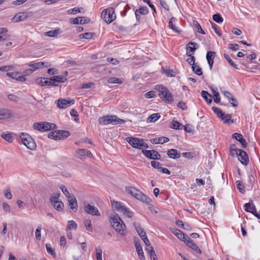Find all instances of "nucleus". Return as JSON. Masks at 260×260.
<instances>
[{"mask_svg":"<svg viewBox=\"0 0 260 260\" xmlns=\"http://www.w3.org/2000/svg\"><path fill=\"white\" fill-rule=\"evenodd\" d=\"M109 221L112 227L122 237L126 235V226L117 214L115 213L109 218Z\"/></svg>","mask_w":260,"mask_h":260,"instance_id":"obj_1","label":"nucleus"},{"mask_svg":"<svg viewBox=\"0 0 260 260\" xmlns=\"http://www.w3.org/2000/svg\"><path fill=\"white\" fill-rule=\"evenodd\" d=\"M125 189L128 193L131 194L137 200L145 203L147 205H150V203L152 202L151 199L139 190L131 186L126 187Z\"/></svg>","mask_w":260,"mask_h":260,"instance_id":"obj_2","label":"nucleus"},{"mask_svg":"<svg viewBox=\"0 0 260 260\" xmlns=\"http://www.w3.org/2000/svg\"><path fill=\"white\" fill-rule=\"evenodd\" d=\"M126 141L133 147L142 149L144 148H148V145L144 142V140L141 138L136 137H127L126 139Z\"/></svg>","mask_w":260,"mask_h":260,"instance_id":"obj_3","label":"nucleus"},{"mask_svg":"<svg viewBox=\"0 0 260 260\" xmlns=\"http://www.w3.org/2000/svg\"><path fill=\"white\" fill-rule=\"evenodd\" d=\"M34 128L43 132L54 130L57 128V125L55 123L46 121L35 122L34 123Z\"/></svg>","mask_w":260,"mask_h":260,"instance_id":"obj_4","label":"nucleus"},{"mask_svg":"<svg viewBox=\"0 0 260 260\" xmlns=\"http://www.w3.org/2000/svg\"><path fill=\"white\" fill-rule=\"evenodd\" d=\"M101 17L107 23H111L116 18L114 9L110 7L105 9L101 13Z\"/></svg>","mask_w":260,"mask_h":260,"instance_id":"obj_5","label":"nucleus"},{"mask_svg":"<svg viewBox=\"0 0 260 260\" xmlns=\"http://www.w3.org/2000/svg\"><path fill=\"white\" fill-rule=\"evenodd\" d=\"M159 96L164 101L169 103L173 101V96L168 89L162 85H160L158 88Z\"/></svg>","mask_w":260,"mask_h":260,"instance_id":"obj_6","label":"nucleus"},{"mask_svg":"<svg viewBox=\"0 0 260 260\" xmlns=\"http://www.w3.org/2000/svg\"><path fill=\"white\" fill-rule=\"evenodd\" d=\"M84 211L88 214L92 216H101V213L97 208L94 205H91L88 203L84 202L83 203Z\"/></svg>","mask_w":260,"mask_h":260,"instance_id":"obj_7","label":"nucleus"},{"mask_svg":"<svg viewBox=\"0 0 260 260\" xmlns=\"http://www.w3.org/2000/svg\"><path fill=\"white\" fill-rule=\"evenodd\" d=\"M75 156L81 160H84L86 157H91L92 155L90 151L86 149H78L75 152Z\"/></svg>","mask_w":260,"mask_h":260,"instance_id":"obj_8","label":"nucleus"},{"mask_svg":"<svg viewBox=\"0 0 260 260\" xmlns=\"http://www.w3.org/2000/svg\"><path fill=\"white\" fill-rule=\"evenodd\" d=\"M142 153L146 157L152 159H160L161 155L154 150H142Z\"/></svg>","mask_w":260,"mask_h":260,"instance_id":"obj_9","label":"nucleus"},{"mask_svg":"<svg viewBox=\"0 0 260 260\" xmlns=\"http://www.w3.org/2000/svg\"><path fill=\"white\" fill-rule=\"evenodd\" d=\"M55 102L57 103V107L60 109H66L75 103L74 100L58 99Z\"/></svg>","mask_w":260,"mask_h":260,"instance_id":"obj_10","label":"nucleus"},{"mask_svg":"<svg viewBox=\"0 0 260 260\" xmlns=\"http://www.w3.org/2000/svg\"><path fill=\"white\" fill-rule=\"evenodd\" d=\"M148 12L149 10L146 6L140 7L139 9H136L135 11V14L137 21L140 23L141 20V15H146Z\"/></svg>","mask_w":260,"mask_h":260,"instance_id":"obj_11","label":"nucleus"},{"mask_svg":"<svg viewBox=\"0 0 260 260\" xmlns=\"http://www.w3.org/2000/svg\"><path fill=\"white\" fill-rule=\"evenodd\" d=\"M185 243L188 247L193 250L196 253L198 254H201L202 253V251L200 248L189 237L185 241Z\"/></svg>","mask_w":260,"mask_h":260,"instance_id":"obj_12","label":"nucleus"},{"mask_svg":"<svg viewBox=\"0 0 260 260\" xmlns=\"http://www.w3.org/2000/svg\"><path fill=\"white\" fill-rule=\"evenodd\" d=\"M20 137L23 144L26 146L28 149L32 150V144L31 142V138L29 135L24 133H21Z\"/></svg>","mask_w":260,"mask_h":260,"instance_id":"obj_13","label":"nucleus"},{"mask_svg":"<svg viewBox=\"0 0 260 260\" xmlns=\"http://www.w3.org/2000/svg\"><path fill=\"white\" fill-rule=\"evenodd\" d=\"M238 157L239 160L242 164L246 166L249 163V157L247 153L245 151L241 149Z\"/></svg>","mask_w":260,"mask_h":260,"instance_id":"obj_14","label":"nucleus"},{"mask_svg":"<svg viewBox=\"0 0 260 260\" xmlns=\"http://www.w3.org/2000/svg\"><path fill=\"white\" fill-rule=\"evenodd\" d=\"M7 76L13 79H15L19 81H23L25 80V78L24 76L22 75L21 73L19 72H11L7 73Z\"/></svg>","mask_w":260,"mask_h":260,"instance_id":"obj_15","label":"nucleus"},{"mask_svg":"<svg viewBox=\"0 0 260 260\" xmlns=\"http://www.w3.org/2000/svg\"><path fill=\"white\" fill-rule=\"evenodd\" d=\"M90 19L86 17H78L76 18L71 19L70 22L74 24H85L89 22Z\"/></svg>","mask_w":260,"mask_h":260,"instance_id":"obj_16","label":"nucleus"},{"mask_svg":"<svg viewBox=\"0 0 260 260\" xmlns=\"http://www.w3.org/2000/svg\"><path fill=\"white\" fill-rule=\"evenodd\" d=\"M216 52L214 51H209L206 54V59L208 62V64L210 67V69L212 70L213 67V64L214 63V59L215 57Z\"/></svg>","mask_w":260,"mask_h":260,"instance_id":"obj_17","label":"nucleus"},{"mask_svg":"<svg viewBox=\"0 0 260 260\" xmlns=\"http://www.w3.org/2000/svg\"><path fill=\"white\" fill-rule=\"evenodd\" d=\"M28 16L27 12L19 13L16 14L12 18V21L15 22L21 21L27 18Z\"/></svg>","mask_w":260,"mask_h":260,"instance_id":"obj_18","label":"nucleus"},{"mask_svg":"<svg viewBox=\"0 0 260 260\" xmlns=\"http://www.w3.org/2000/svg\"><path fill=\"white\" fill-rule=\"evenodd\" d=\"M172 232L181 241H183L185 243V241L187 240V239L189 238L187 235H186L184 233L181 232L180 230L178 229H175L174 231H172Z\"/></svg>","mask_w":260,"mask_h":260,"instance_id":"obj_19","label":"nucleus"},{"mask_svg":"<svg viewBox=\"0 0 260 260\" xmlns=\"http://www.w3.org/2000/svg\"><path fill=\"white\" fill-rule=\"evenodd\" d=\"M232 138L235 139L239 141L242 145L243 148H245L247 147V143L245 139L243 138L241 134L235 133L233 134Z\"/></svg>","mask_w":260,"mask_h":260,"instance_id":"obj_20","label":"nucleus"},{"mask_svg":"<svg viewBox=\"0 0 260 260\" xmlns=\"http://www.w3.org/2000/svg\"><path fill=\"white\" fill-rule=\"evenodd\" d=\"M57 140H64L71 135L70 132L66 130H56Z\"/></svg>","mask_w":260,"mask_h":260,"instance_id":"obj_21","label":"nucleus"},{"mask_svg":"<svg viewBox=\"0 0 260 260\" xmlns=\"http://www.w3.org/2000/svg\"><path fill=\"white\" fill-rule=\"evenodd\" d=\"M135 247L140 259L145 260V257L140 243L139 242H135Z\"/></svg>","mask_w":260,"mask_h":260,"instance_id":"obj_22","label":"nucleus"},{"mask_svg":"<svg viewBox=\"0 0 260 260\" xmlns=\"http://www.w3.org/2000/svg\"><path fill=\"white\" fill-rule=\"evenodd\" d=\"M245 210L247 212L251 213L253 214L254 213L253 211H256L255 206L254 205L253 202L252 200H250L248 203L244 204Z\"/></svg>","mask_w":260,"mask_h":260,"instance_id":"obj_23","label":"nucleus"},{"mask_svg":"<svg viewBox=\"0 0 260 260\" xmlns=\"http://www.w3.org/2000/svg\"><path fill=\"white\" fill-rule=\"evenodd\" d=\"M111 202L112 209L118 212H121L123 210V208H124L125 207L121 202L115 201H111Z\"/></svg>","mask_w":260,"mask_h":260,"instance_id":"obj_24","label":"nucleus"},{"mask_svg":"<svg viewBox=\"0 0 260 260\" xmlns=\"http://www.w3.org/2000/svg\"><path fill=\"white\" fill-rule=\"evenodd\" d=\"M112 115L100 117L99 119V123L103 125H107L113 123Z\"/></svg>","mask_w":260,"mask_h":260,"instance_id":"obj_25","label":"nucleus"},{"mask_svg":"<svg viewBox=\"0 0 260 260\" xmlns=\"http://www.w3.org/2000/svg\"><path fill=\"white\" fill-rule=\"evenodd\" d=\"M170 141V139L166 137H161L159 138H156L150 140L152 143L157 144H164L165 143L168 142Z\"/></svg>","mask_w":260,"mask_h":260,"instance_id":"obj_26","label":"nucleus"},{"mask_svg":"<svg viewBox=\"0 0 260 260\" xmlns=\"http://www.w3.org/2000/svg\"><path fill=\"white\" fill-rule=\"evenodd\" d=\"M145 250L149 254L151 260H158L155 252L152 246H148L145 248Z\"/></svg>","mask_w":260,"mask_h":260,"instance_id":"obj_27","label":"nucleus"},{"mask_svg":"<svg viewBox=\"0 0 260 260\" xmlns=\"http://www.w3.org/2000/svg\"><path fill=\"white\" fill-rule=\"evenodd\" d=\"M167 155L171 158L176 159L180 157V154L177 150L175 149H169L167 151Z\"/></svg>","mask_w":260,"mask_h":260,"instance_id":"obj_28","label":"nucleus"},{"mask_svg":"<svg viewBox=\"0 0 260 260\" xmlns=\"http://www.w3.org/2000/svg\"><path fill=\"white\" fill-rule=\"evenodd\" d=\"M12 115L11 111L6 109H0V119H4L10 118Z\"/></svg>","mask_w":260,"mask_h":260,"instance_id":"obj_29","label":"nucleus"},{"mask_svg":"<svg viewBox=\"0 0 260 260\" xmlns=\"http://www.w3.org/2000/svg\"><path fill=\"white\" fill-rule=\"evenodd\" d=\"M50 66V64L47 62H35L34 61V71L43 68H47Z\"/></svg>","mask_w":260,"mask_h":260,"instance_id":"obj_30","label":"nucleus"},{"mask_svg":"<svg viewBox=\"0 0 260 260\" xmlns=\"http://www.w3.org/2000/svg\"><path fill=\"white\" fill-rule=\"evenodd\" d=\"M69 205L71 209L75 212H76L78 210V203L75 197L71 198L69 200Z\"/></svg>","mask_w":260,"mask_h":260,"instance_id":"obj_31","label":"nucleus"},{"mask_svg":"<svg viewBox=\"0 0 260 260\" xmlns=\"http://www.w3.org/2000/svg\"><path fill=\"white\" fill-rule=\"evenodd\" d=\"M196 45H197V44L194 42H190L188 43L186 45V52L188 51L189 54H192V55L197 49L196 47Z\"/></svg>","mask_w":260,"mask_h":260,"instance_id":"obj_32","label":"nucleus"},{"mask_svg":"<svg viewBox=\"0 0 260 260\" xmlns=\"http://www.w3.org/2000/svg\"><path fill=\"white\" fill-rule=\"evenodd\" d=\"M1 137L8 142H12L14 139L12 133H3L1 134Z\"/></svg>","mask_w":260,"mask_h":260,"instance_id":"obj_33","label":"nucleus"},{"mask_svg":"<svg viewBox=\"0 0 260 260\" xmlns=\"http://www.w3.org/2000/svg\"><path fill=\"white\" fill-rule=\"evenodd\" d=\"M160 117L159 113H154L150 115L147 119V122L148 123L154 122L158 120Z\"/></svg>","mask_w":260,"mask_h":260,"instance_id":"obj_34","label":"nucleus"},{"mask_svg":"<svg viewBox=\"0 0 260 260\" xmlns=\"http://www.w3.org/2000/svg\"><path fill=\"white\" fill-rule=\"evenodd\" d=\"M60 32V29L59 28H55L54 30H51L45 32V36L50 37H57V35Z\"/></svg>","mask_w":260,"mask_h":260,"instance_id":"obj_35","label":"nucleus"},{"mask_svg":"<svg viewBox=\"0 0 260 260\" xmlns=\"http://www.w3.org/2000/svg\"><path fill=\"white\" fill-rule=\"evenodd\" d=\"M201 95L208 103L210 104L212 102L211 95L207 91L205 90L202 91Z\"/></svg>","mask_w":260,"mask_h":260,"instance_id":"obj_36","label":"nucleus"},{"mask_svg":"<svg viewBox=\"0 0 260 260\" xmlns=\"http://www.w3.org/2000/svg\"><path fill=\"white\" fill-rule=\"evenodd\" d=\"M44 85L46 86H57L58 85L53 82L52 77L50 78H44Z\"/></svg>","mask_w":260,"mask_h":260,"instance_id":"obj_37","label":"nucleus"},{"mask_svg":"<svg viewBox=\"0 0 260 260\" xmlns=\"http://www.w3.org/2000/svg\"><path fill=\"white\" fill-rule=\"evenodd\" d=\"M183 125L179 122L173 120L171 122L170 127L176 129H181Z\"/></svg>","mask_w":260,"mask_h":260,"instance_id":"obj_38","label":"nucleus"},{"mask_svg":"<svg viewBox=\"0 0 260 260\" xmlns=\"http://www.w3.org/2000/svg\"><path fill=\"white\" fill-rule=\"evenodd\" d=\"M121 212L124 215L128 218H132L134 215V212L130 211L125 206L124 207V208H123V210L121 211Z\"/></svg>","mask_w":260,"mask_h":260,"instance_id":"obj_39","label":"nucleus"},{"mask_svg":"<svg viewBox=\"0 0 260 260\" xmlns=\"http://www.w3.org/2000/svg\"><path fill=\"white\" fill-rule=\"evenodd\" d=\"M186 55L189 57L187 59L186 61L192 66L195 65V57L194 56L192 55V54H189L188 51L186 52Z\"/></svg>","mask_w":260,"mask_h":260,"instance_id":"obj_40","label":"nucleus"},{"mask_svg":"<svg viewBox=\"0 0 260 260\" xmlns=\"http://www.w3.org/2000/svg\"><path fill=\"white\" fill-rule=\"evenodd\" d=\"M52 78L55 83V82L63 83L67 80V79L63 76H55L52 77Z\"/></svg>","mask_w":260,"mask_h":260,"instance_id":"obj_41","label":"nucleus"},{"mask_svg":"<svg viewBox=\"0 0 260 260\" xmlns=\"http://www.w3.org/2000/svg\"><path fill=\"white\" fill-rule=\"evenodd\" d=\"M177 21V19L176 18L172 17L170 19L169 22V27L172 29L174 31L177 32H179L180 31L177 29V28L175 27L174 24H173L174 22H176Z\"/></svg>","mask_w":260,"mask_h":260,"instance_id":"obj_42","label":"nucleus"},{"mask_svg":"<svg viewBox=\"0 0 260 260\" xmlns=\"http://www.w3.org/2000/svg\"><path fill=\"white\" fill-rule=\"evenodd\" d=\"M53 207L58 211H61L63 210L64 204L61 201H57V203L51 205Z\"/></svg>","mask_w":260,"mask_h":260,"instance_id":"obj_43","label":"nucleus"},{"mask_svg":"<svg viewBox=\"0 0 260 260\" xmlns=\"http://www.w3.org/2000/svg\"><path fill=\"white\" fill-rule=\"evenodd\" d=\"M224 57L232 67L236 69H238L237 65L234 63L229 54H224Z\"/></svg>","mask_w":260,"mask_h":260,"instance_id":"obj_44","label":"nucleus"},{"mask_svg":"<svg viewBox=\"0 0 260 260\" xmlns=\"http://www.w3.org/2000/svg\"><path fill=\"white\" fill-rule=\"evenodd\" d=\"M213 19L218 23H221L223 22V19L219 13H216L213 15Z\"/></svg>","mask_w":260,"mask_h":260,"instance_id":"obj_45","label":"nucleus"},{"mask_svg":"<svg viewBox=\"0 0 260 260\" xmlns=\"http://www.w3.org/2000/svg\"><path fill=\"white\" fill-rule=\"evenodd\" d=\"M60 193H55L53 196H52L50 198V202L51 203V204H54L55 203H57V201H58V199L60 197Z\"/></svg>","mask_w":260,"mask_h":260,"instance_id":"obj_46","label":"nucleus"},{"mask_svg":"<svg viewBox=\"0 0 260 260\" xmlns=\"http://www.w3.org/2000/svg\"><path fill=\"white\" fill-rule=\"evenodd\" d=\"M212 93L213 94L214 101L215 103L218 104L220 102V98L219 93L215 90L212 89Z\"/></svg>","mask_w":260,"mask_h":260,"instance_id":"obj_47","label":"nucleus"},{"mask_svg":"<svg viewBox=\"0 0 260 260\" xmlns=\"http://www.w3.org/2000/svg\"><path fill=\"white\" fill-rule=\"evenodd\" d=\"M84 225L86 228V229L89 232H92L93 229L91 225V220L89 219L85 220L84 221Z\"/></svg>","mask_w":260,"mask_h":260,"instance_id":"obj_48","label":"nucleus"},{"mask_svg":"<svg viewBox=\"0 0 260 260\" xmlns=\"http://www.w3.org/2000/svg\"><path fill=\"white\" fill-rule=\"evenodd\" d=\"M77 228V224L74 221L70 220L68 221V226L66 229L67 230H71V229L76 230Z\"/></svg>","mask_w":260,"mask_h":260,"instance_id":"obj_49","label":"nucleus"},{"mask_svg":"<svg viewBox=\"0 0 260 260\" xmlns=\"http://www.w3.org/2000/svg\"><path fill=\"white\" fill-rule=\"evenodd\" d=\"M194 26L197 28V31L201 33V34L205 35V31L202 28L200 24L197 21H194L193 22Z\"/></svg>","mask_w":260,"mask_h":260,"instance_id":"obj_50","label":"nucleus"},{"mask_svg":"<svg viewBox=\"0 0 260 260\" xmlns=\"http://www.w3.org/2000/svg\"><path fill=\"white\" fill-rule=\"evenodd\" d=\"M113 120V122H114V124H117L119 123H124L125 122V120L124 119H120L118 118L117 116L115 115H112L111 117Z\"/></svg>","mask_w":260,"mask_h":260,"instance_id":"obj_51","label":"nucleus"},{"mask_svg":"<svg viewBox=\"0 0 260 260\" xmlns=\"http://www.w3.org/2000/svg\"><path fill=\"white\" fill-rule=\"evenodd\" d=\"M236 183L237 184V188L239 191L242 193H244L245 192V190L244 189L245 187L242 182L238 180Z\"/></svg>","mask_w":260,"mask_h":260,"instance_id":"obj_52","label":"nucleus"},{"mask_svg":"<svg viewBox=\"0 0 260 260\" xmlns=\"http://www.w3.org/2000/svg\"><path fill=\"white\" fill-rule=\"evenodd\" d=\"M94 34L92 32H85L79 35L80 39H89L93 36Z\"/></svg>","mask_w":260,"mask_h":260,"instance_id":"obj_53","label":"nucleus"},{"mask_svg":"<svg viewBox=\"0 0 260 260\" xmlns=\"http://www.w3.org/2000/svg\"><path fill=\"white\" fill-rule=\"evenodd\" d=\"M192 71L199 76H201L203 74L202 70L201 68L197 67L196 64L192 66Z\"/></svg>","mask_w":260,"mask_h":260,"instance_id":"obj_54","label":"nucleus"},{"mask_svg":"<svg viewBox=\"0 0 260 260\" xmlns=\"http://www.w3.org/2000/svg\"><path fill=\"white\" fill-rule=\"evenodd\" d=\"M59 188L61 190L62 192L63 193V194L66 196L67 198H71L70 193L64 185H61L59 186Z\"/></svg>","mask_w":260,"mask_h":260,"instance_id":"obj_55","label":"nucleus"},{"mask_svg":"<svg viewBox=\"0 0 260 260\" xmlns=\"http://www.w3.org/2000/svg\"><path fill=\"white\" fill-rule=\"evenodd\" d=\"M46 247L47 252L55 257L56 255L55 252L54 250L52 248L51 245L49 244H46Z\"/></svg>","mask_w":260,"mask_h":260,"instance_id":"obj_56","label":"nucleus"},{"mask_svg":"<svg viewBox=\"0 0 260 260\" xmlns=\"http://www.w3.org/2000/svg\"><path fill=\"white\" fill-rule=\"evenodd\" d=\"M241 149H238L237 148H233V147H230V154L232 156H238V154Z\"/></svg>","mask_w":260,"mask_h":260,"instance_id":"obj_57","label":"nucleus"},{"mask_svg":"<svg viewBox=\"0 0 260 260\" xmlns=\"http://www.w3.org/2000/svg\"><path fill=\"white\" fill-rule=\"evenodd\" d=\"M212 110L217 115L218 117H221L223 115V112L220 109L216 107H213L212 108Z\"/></svg>","mask_w":260,"mask_h":260,"instance_id":"obj_58","label":"nucleus"},{"mask_svg":"<svg viewBox=\"0 0 260 260\" xmlns=\"http://www.w3.org/2000/svg\"><path fill=\"white\" fill-rule=\"evenodd\" d=\"M223 115L220 118L224 121V123H228L231 120V115L230 114H225L223 113Z\"/></svg>","mask_w":260,"mask_h":260,"instance_id":"obj_59","label":"nucleus"},{"mask_svg":"<svg viewBox=\"0 0 260 260\" xmlns=\"http://www.w3.org/2000/svg\"><path fill=\"white\" fill-rule=\"evenodd\" d=\"M210 23H211L212 28L214 30L215 32L218 36L220 37L221 36V34L220 30L218 28V25H216L215 23H214L213 22L210 21Z\"/></svg>","mask_w":260,"mask_h":260,"instance_id":"obj_60","label":"nucleus"},{"mask_svg":"<svg viewBox=\"0 0 260 260\" xmlns=\"http://www.w3.org/2000/svg\"><path fill=\"white\" fill-rule=\"evenodd\" d=\"M57 132L56 130L51 132L48 134V137L49 139H53L54 140H57Z\"/></svg>","mask_w":260,"mask_h":260,"instance_id":"obj_61","label":"nucleus"},{"mask_svg":"<svg viewBox=\"0 0 260 260\" xmlns=\"http://www.w3.org/2000/svg\"><path fill=\"white\" fill-rule=\"evenodd\" d=\"M163 73H165L169 77H174V75L172 73H174L172 70L170 69H166L164 67L162 68Z\"/></svg>","mask_w":260,"mask_h":260,"instance_id":"obj_62","label":"nucleus"},{"mask_svg":"<svg viewBox=\"0 0 260 260\" xmlns=\"http://www.w3.org/2000/svg\"><path fill=\"white\" fill-rule=\"evenodd\" d=\"M136 229L139 234V235L140 236V237L141 238H143V235L144 236L145 235H146V232L144 231V230H143V228H142L140 226H137L136 228Z\"/></svg>","mask_w":260,"mask_h":260,"instance_id":"obj_63","label":"nucleus"},{"mask_svg":"<svg viewBox=\"0 0 260 260\" xmlns=\"http://www.w3.org/2000/svg\"><path fill=\"white\" fill-rule=\"evenodd\" d=\"M108 82L109 83H119L121 84L122 82L120 80V79L116 78V77H113L110 78L108 79Z\"/></svg>","mask_w":260,"mask_h":260,"instance_id":"obj_64","label":"nucleus"}]
</instances>
